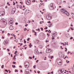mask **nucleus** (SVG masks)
<instances>
[{
  "label": "nucleus",
  "mask_w": 74,
  "mask_h": 74,
  "mask_svg": "<svg viewBox=\"0 0 74 74\" xmlns=\"http://www.w3.org/2000/svg\"><path fill=\"white\" fill-rule=\"evenodd\" d=\"M61 12H63L64 14L65 13L66 15L67 16H69V13L66 10H61Z\"/></svg>",
  "instance_id": "1"
},
{
  "label": "nucleus",
  "mask_w": 74,
  "mask_h": 74,
  "mask_svg": "<svg viewBox=\"0 0 74 74\" xmlns=\"http://www.w3.org/2000/svg\"><path fill=\"white\" fill-rule=\"evenodd\" d=\"M24 66L25 67L26 69L29 68V63L28 62H25L24 64Z\"/></svg>",
  "instance_id": "2"
},
{
  "label": "nucleus",
  "mask_w": 74,
  "mask_h": 74,
  "mask_svg": "<svg viewBox=\"0 0 74 74\" xmlns=\"http://www.w3.org/2000/svg\"><path fill=\"white\" fill-rule=\"evenodd\" d=\"M57 63L58 65H61L62 64V60L61 59L58 58L57 60Z\"/></svg>",
  "instance_id": "3"
},
{
  "label": "nucleus",
  "mask_w": 74,
  "mask_h": 74,
  "mask_svg": "<svg viewBox=\"0 0 74 74\" xmlns=\"http://www.w3.org/2000/svg\"><path fill=\"white\" fill-rule=\"evenodd\" d=\"M57 34H58V33L57 32H56L55 33H53V35H52V40H54L55 39V37H56V36H57Z\"/></svg>",
  "instance_id": "4"
},
{
  "label": "nucleus",
  "mask_w": 74,
  "mask_h": 74,
  "mask_svg": "<svg viewBox=\"0 0 74 74\" xmlns=\"http://www.w3.org/2000/svg\"><path fill=\"white\" fill-rule=\"evenodd\" d=\"M51 14H49L48 15H47L46 16V18L48 20H50V19H51L52 18H51Z\"/></svg>",
  "instance_id": "5"
},
{
  "label": "nucleus",
  "mask_w": 74,
  "mask_h": 74,
  "mask_svg": "<svg viewBox=\"0 0 74 74\" xmlns=\"http://www.w3.org/2000/svg\"><path fill=\"white\" fill-rule=\"evenodd\" d=\"M49 9L50 10H53V3H51L49 6Z\"/></svg>",
  "instance_id": "6"
},
{
  "label": "nucleus",
  "mask_w": 74,
  "mask_h": 74,
  "mask_svg": "<svg viewBox=\"0 0 74 74\" xmlns=\"http://www.w3.org/2000/svg\"><path fill=\"white\" fill-rule=\"evenodd\" d=\"M58 55L59 57H60V58H64V55H63V53L61 52H60L58 53Z\"/></svg>",
  "instance_id": "7"
},
{
  "label": "nucleus",
  "mask_w": 74,
  "mask_h": 74,
  "mask_svg": "<svg viewBox=\"0 0 74 74\" xmlns=\"http://www.w3.org/2000/svg\"><path fill=\"white\" fill-rule=\"evenodd\" d=\"M5 13V12L4 11H1L0 12V16H3L4 15Z\"/></svg>",
  "instance_id": "8"
},
{
  "label": "nucleus",
  "mask_w": 74,
  "mask_h": 74,
  "mask_svg": "<svg viewBox=\"0 0 74 74\" xmlns=\"http://www.w3.org/2000/svg\"><path fill=\"white\" fill-rule=\"evenodd\" d=\"M47 53H50L51 52V49H47L46 51Z\"/></svg>",
  "instance_id": "9"
},
{
  "label": "nucleus",
  "mask_w": 74,
  "mask_h": 74,
  "mask_svg": "<svg viewBox=\"0 0 74 74\" xmlns=\"http://www.w3.org/2000/svg\"><path fill=\"white\" fill-rule=\"evenodd\" d=\"M34 53L35 54H37V53H38L39 52L38 51V49H35L34 51Z\"/></svg>",
  "instance_id": "10"
},
{
  "label": "nucleus",
  "mask_w": 74,
  "mask_h": 74,
  "mask_svg": "<svg viewBox=\"0 0 74 74\" xmlns=\"http://www.w3.org/2000/svg\"><path fill=\"white\" fill-rule=\"evenodd\" d=\"M27 4V5H30V4L31 3V1L30 0H27V1L26 2Z\"/></svg>",
  "instance_id": "11"
},
{
  "label": "nucleus",
  "mask_w": 74,
  "mask_h": 74,
  "mask_svg": "<svg viewBox=\"0 0 74 74\" xmlns=\"http://www.w3.org/2000/svg\"><path fill=\"white\" fill-rule=\"evenodd\" d=\"M29 11H30V10H26V11L25 12V14H27L28 13H29Z\"/></svg>",
  "instance_id": "12"
},
{
  "label": "nucleus",
  "mask_w": 74,
  "mask_h": 74,
  "mask_svg": "<svg viewBox=\"0 0 74 74\" xmlns=\"http://www.w3.org/2000/svg\"><path fill=\"white\" fill-rule=\"evenodd\" d=\"M9 29L11 30H12L14 29V27L13 26H10L9 27Z\"/></svg>",
  "instance_id": "13"
},
{
  "label": "nucleus",
  "mask_w": 74,
  "mask_h": 74,
  "mask_svg": "<svg viewBox=\"0 0 74 74\" xmlns=\"http://www.w3.org/2000/svg\"><path fill=\"white\" fill-rule=\"evenodd\" d=\"M16 10H12L11 11V14H14L15 13Z\"/></svg>",
  "instance_id": "14"
},
{
  "label": "nucleus",
  "mask_w": 74,
  "mask_h": 74,
  "mask_svg": "<svg viewBox=\"0 0 74 74\" xmlns=\"http://www.w3.org/2000/svg\"><path fill=\"white\" fill-rule=\"evenodd\" d=\"M26 71H27V72L25 73V74H30V73H29V72L28 71L29 70H28V69H27L26 70Z\"/></svg>",
  "instance_id": "15"
},
{
  "label": "nucleus",
  "mask_w": 74,
  "mask_h": 74,
  "mask_svg": "<svg viewBox=\"0 0 74 74\" xmlns=\"http://www.w3.org/2000/svg\"><path fill=\"white\" fill-rule=\"evenodd\" d=\"M12 22H13L12 21L11 22V21H10L9 22L10 25H12Z\"/></svg>",
  "instance_id": "16"
},
{
  "label": "nucleus",
  "mask_w": 74,
  "mask_h": 74,
  "mask_svg": "<svg viewBox=\"0 0 74 74\" xmlns=\"http://www.w3.org/2000/svg\"><path fill=\"white\" fill-rule=\"evenodd\" d=\"M1 21H3V22L5 21H7L6 20H5V19L4 18H2L1 19Z\"/></svg>",
  "instance_id": "17"
},
{
  "label": "nucleus",
  "mask_w": 74,
  "mask_h": 74,
  "mask_svg": "<svg viewBox=\"0 0 74 74\" xmlns=\"http://www.w3.org/2000/svg\"><path fill=\"white\" fill-rule=\"evenodd\" d=\"M42 47H43L41 45H40L39 46V48L40 49H41L42 48Z\"/></svg>",
  "instance_id": "18"
},
{
  "label": "nucleus",
  "mask_w": 74,
  "mask_h": 74,
  "mask_svg": "<svg viewBox=\"0 0 74 74\" xmlns=\"http://www.w3.org/2000/svg\"><path fill=\"white\" fill-rule=\"evenodd\" d=\"M58 73L59 74H61V73H62V72L61 70H59L58 71Z\"/></svg>",
  "instance_id": "19"
},
{
  "label": "nucleus",
  "mask_w": 74,
  "mask_h": 74,
  "mask_svg": "<svg viewBox=\"0 0 74 74\" xmlns=\"http://www.w3.org/2000/svg\"><path fill=\"white\" fill-rule=\"evenodd\" d=\"M3 23L4 24V25H6L7 24V21H5L3 22Z\"/></svg>",
  "instance_id": "20"
},
{
  "label": "nucleus",
  "mask_w": 74,
  "mask_h": 74,
  "mask_svg": "<svg viewBox=\"0 0 74 74\" xmlns=\"http://www.w3.org/2000/svg\"><path fill=\"white\" fill-rule=\"evenodd\" d=\"M5 43L6 44H8V43L9 42L8 41H7V40H6V41H5Z\"/></svg>",
  "instance_id": "21"
},
{
  "label": "nucleus",
  "mask_w": 74,
  "mask_h": 74,
  "mask_svg": "<svg viewBox=\"0 0 74 74\" xmlns=\"http://www.w3.org/2000/svg\"><path fill=\"white\" fill-rule=\"evenodd\" d=\"M61 71L63 73V72L64 71V68L62 69H61Z\"/></svg>",
  "instance_id": "22"
},
{
  "label": "nucleus",
  "mask_w": 74,
  "mask_h": 74,
  "mask_svg": "<svg viewBox=\"0 0 74 74\" xmlns=\"http://www.w3.org/2000/svg\"><path fill=\"white\" fill-rule=\"evenodd\" d=\"M52 24H49L48 26L49 27H51V26H52Z\"/></svg>",
  "instance_id": "23"
},
{
  "label": "nucleus",
  "mask_w": 74,
  "mask_h": 74,
  "mask_svg": "<svg viewBox=\"0 0 74 74\" xmlns=\"http://www.w3.org/2000/svg\"><path fill=\"white\" fill-rule=\"evenodd\" d=\"M14 41H15L16 42H18V40L17 39H16L14 40Z\"/></svg>",
  "instance_id": "24"
},
{
  "label": "nucleus",
  "mask_w": 74,
  "mask_h": 74,
  "mask_svg": "<svg viewBox=\"0 0 74 74\" xmlns=\"http://www.w3.org/2000/svg\"><path fill=\"white\" fill-rule=\"evenodd\" d=\"M58 3H61V0H57Z\"/></svg>",
  "instance_id": "25"
},
{
  "label": "nucleus",
  "mask_w": 74,
  "mask_h": 74,
  "mask_svg": "<svg viewBox=\"0 0 74 74\" xmlns=\"http://www.w3.org/2000/svg\"><path fill=\"white\" fill-rule=\"evenodd\" d=\"M23 19H24V21H25V22H26V18H23Z\"/></svg>",
  "instance_id": "26"
},
{
  "label": "nucleus",
  "mask_w": 74,
  "mask_h": 74,
  "mask_svg": "<svg viewBox=\"0 0 74 74\" xmlns=\"http://www.w3.org/2000/svg\"><path fill=\"white\" fill-rule=\"evenodd\" d=\"M3 44L5 45H7V44L5 43V41L3 42Z\"/></svg>",
  "instance_id": "27"
},
{
  "label": "nucleus",
  "mask_w": 74,
  "mask_h": 74,
  "mask_svg": "<svg viewBox=\"0 0 74 74\" xmlns=\"http://www.w3.org/2000/svg\"><path fill=\"white\" fill-rule=\"evenodd\" d=\"M72 71H74V66H73V69H72Z\"/></svg>",
  "instance_id": "28"
},
{
  "label": "nucleus",
  "mask_w": 74,
  "mask_h": 74,
  "mask_svg": "<svg viewBox=\"0 0 74 74\" xmlns=\"http://www.w3.org/2000/svg\"><path fill=\"white\" fill-rule=\"evenodd\" d=\"M66 62H67V63H69V62H70V61H68L67 60H66Z\"/></svg>",
  "instance_id": "29"
},
{
  "label": "nucleus",
  "mask_w": 74,
  "mask_h": 74,
  "mask_svg": "<svg viewBox=\"0 0 74 74\" xmlns=\"http://www.w3.org/2000/svg\"><path fill=\"white\" fill-rule=\"evenodd\" d=\"M71 14H72V16H74V14H73V13H71Z\"/></svg>",
  "instance_id": "30"
},
{
  "label": "nucleus",
  "mask_w": 74,
  "mask_h": 74,
  "mask_svg": "<svg viewBox=\"0 0 74 74\" xmlns=\"http://www.w3.org/2000/svg\"><path fill=\"white\" fill-rule=\"evenodd\" d=\"M24 43H25V44H26V40H24Z\"/></svg>",
  "instance_id": "31"
},
{
  "label": "nucleus",
  "mask_w": 74,
  "mask_h": 74,
  "mask_svg": "<svg viewBox=\"0 0 74 74\" xmlns=\"http://www.w3.org/2000/svg\"><path fill=\"white\" fill-rule=\"evenodd\" d=\"M7 4H8V5L9 6H10V3H9V2H8L7 3Z\"/></svg>",
  "instance_id": "32"
},
{
  "label": "nucleus",
  "mask_w": 74,
  "mask_h": 74,
  "mask_svg": "<svg viewBox=\"0 0 74 74\" xmlns=\"http://www.w3.org/2000/svg\"><path fill=\"white\" fill-rule=\"evenodd\" d=\"M4 66L3 65H2V66H1V68L2 69H3V67Z\"/></svg>",
  "instance_id": "33"
},
{
  "label": "nucleus",
  "mask_w": 74,
  "mask_h": 74,
  "mask_svg": "<svg viewBox=\"0 0 74 74\" xmlns=\"http://www.w3.org/2000/svg\"><path fill=\"white\" fill-rule=\"evenodd\" d=\"M13 4L14 5H15V4H16L15 3H14V1H13Z\"/></svg>",
  "instance_id": "34"
},
{
  "label": "nucleus",
  "mask_w": 74,
  "mask_h": 74,
  "mask_svg": "<svg viewBox=\"0 0 74 74\" xmlns=\"http://www.w3.org/2000/svg\"><path fill=\"white\" fill-rule=\"evenodd\" d=\"M36 66L34 65L33 66V67H34V69H36Z\"/></svg>",
  "instance_id": "35"
},
{
  "label": "nucleus",
  "mask_w": 74,
  "mask_h": 74,
  "mask_svg": "<svg viewBox=\"0 0 74 74\" xmlns=\"http://www.w3.org/2000/svg\"><path fill=\"white\" fill-rule=\"evenodd\" d=\"M12 67H13V68H14V67H15V66L14 65H12Z\"/></svg>",
  "instance_id": "36"
},
{
  "label": "nucleus",
  "mask_w": 74,
  "mask_h": 74,
  "mask_svg": "<svg viewBox=\"0 0 74 74\" xmlns=\"http://www.w3.org/2000/svg\"><path fill=\"white\" fill-rule=\"evenodd\" d=\"M11 21V22H13V19H11V21Z\"/></svg>",
  "instance_id": "37"
},
{
  "label": "nucleus",
  "mask_w": 74,
  "mask_h": 74,
  "mask_svg": "<svg viewBox=\"0 0 74 74\" xmlns=\"http://www.w3.org/2000/svg\"><path fill=\"white\" fill-rule=\"evenodd\" d=\"M27 29L26 28H25L24 29V31H26V30H27Z\"/></svg>",
  "instance_id": "38"
},
{
  "label": "nucleus",
  "mask_w": 74,
  "mask_h": 74,
  "mask_svg": "<svg viewBox=\"0 0 74 74\" xmlns=\"http://www.w3.org/2000/svg\"><path fill=\"white\" fill-rule=\"evenodd\" d=\"M40 29H41V30L42 31L43 30V28H42L40 27Z\"/></svg>",
  "instance_id": "39"
},
{
  "label": "nucleus",
  "mask_w": 74,
  "mask_h": 74,
  "mask_svg": "<svg viewBox=\"0 0 74 74\" xmlns=\"http://www.w3.org/2000/svg\"><path fill=\"white\" fill-rule=\"evenodd\" d=\"M47 36H48V37H49V34H47Z\"/></svg>",
  "instance_id": "40"
},
{
  "label": "nucleus",
  "mask_w": 74,
  "mask_h": 74,
  "mask_svg": "<svg viewBox=\"0 0 74 74\" xmlns=\"http://www.w3.org/2000/svg\"><path fill=\"white\" fill-rule=\"evenodd\" d=\"M38 31H40V28H38V29H37Z\"/></svg>",
  "instance_id": "41"
},
{
  "label": "nucleus",
  "mask_w": 74,
  "mask_h": 74,
  "mask_svg": "<svg viewBox=\"0 0 74 74\" xmlns=\"http://www.w3.org/2000/svg\"><path fill=\"white\" fill-rule=\"evenodd\" d=\"M29 59H32V57H29Z\"/></svg>",
  "instance_id": "42"
},
{
  "label": "nucleus",
  "mask_w": 74,
  "mask_h": 74,
  "mask_svg": "<svg viewBox=\"0 0 74 74\" xmlns=\"http://www.w3.org/2000/svg\"><path fill=\"white\" fill-rule=\"evenodd\" d=\"M73 37H71L70 38V39L71 40L72 39H73Z\"/></svg>",
  "instance_id": "43"
},
{
  "label": "nucleus",
  "mask_w": 74,
  "mask_h": 74,
  "mask_svg": "<svg viewBox=\"0 0 74 74\" xmlns=\"http://www.w3.org/2000/svg\"><path fill=\"white\" fill-rule=\"evenodd\" d=\"M13 64H15L16 63V62H13Z\"/></svg>",
  "instance_id": "44"
},
{
  "label": "nucleus",
  "mask_w": 74,
  "mask_h": 74,
  "mask_svg": "<svg viewBox=\"0 0 74 74\" xmlns=\"http://www.w3.org/2000/svg\"><path fill=\"white\" fill-rule=\"evenodd\" d=\"M5 71H7V72H8V71L6 69H5Z\"/></svg>",
  "instance_id": "45"
},
{
  "label": "nucleus",
  "mask_w": 74,
  "mask_h": 74,
  "mask_svg": "<svg viewBox=\"0 0 74 74\" xmlns=\"http://www.w3.org/2000/svg\"><path fill=\"white\" fill-rule=\"evenodd\" d=\"M36 1L35 0H34L33 1H32V2H35Z\"/></svg>",
  "instance_id": "46"
},
{
  "label": "nucleus",
  "mask_w": 74,
  "mask_h": 74,
  "mask_svg": "<svg viewBox=\"0 0 74 74\" xmlns=\"http://www.w3.org/2000/svg\"><path fill=\"white\" fill-rule=\"evenodd\" d=\"M69 30H70V29H69V30H68L67 32H69Z\"/></svg>",
  "instance_id": "47"
},
{
  "label": "nucleus",
  "mask_w": 74,
  "mask_h": 74,
  "mask_svg": "<svg viewBox=\"0 0 74 74\" xmlns=\"http://www.w3.org/2000/svg\"><path fill=\"white\" fill-rule=\"evenodd\" d=\"M33 32H34V33H35V31L34 30H32V31Z\"/></svg>",
  "instance_id": "48"
},
{
  "label": "nucleus",
  "mask_w": 74,
  "mask_h": 74,
  "mask_svg": "<svg viewBox=\"0 0 74 74\" xmlns=\"http://www.w3.org/2000/svg\"><path fill=\"white\" fill-rule=\"evenodd\" d=\"M38 60L36 61V63H38Z\"/></svg>",
  "instance_id": "49"
},
{
  "label": "nucleus",
  "mask_w": 74,
  "mask_h": 74,
  "mask_svg": "<svg viewBox=\"0 0 74 74\" xmlns=\"http://www.w3.org/2000/svg\"><path fill=\"white\" fill-rule=\"evenodd\" d=\"M20 3L21 4H23V3L22 2H20Z\"/></svg>",
  "instance_id": "50"
},
{
  "label": "nucleus",
  "mask_w": 74,
  "mask_h": 74,
  "mask_svg": "<svg viewBox=\"0 0 74 74\" xmlns=\"http://www.w3.org/2000/svg\"><path fill=\"white\" fill-rule=\"evenodd\" d=\"M29 40H30V38H28V39H27V41H29Z\"/></svg>",
  "instance_id": "51"
},
{
  "label": "nucleus",
  "mask_w": 74,
  "mask_h": 74,
  "mask_svg": "<svg viewBox=\"0 0 74 74\" xmlns=\"http://www.w3.org/2000/svg\"><path fill=\"white\" fill-rule=\"evenodd\" d=\"M37 73H38V74H40V71H38Z\"/></svg>",
  "instance_id": "52"
},
{
  "label": "nucleus",
  "mask_w": 74,
  "mask_h": 74,
  "mask_svg": "<svg viewBox=\"0 0 74 74\" xmlns=\"http://www.w3.org/2000/svg\"><path fill=\"white\" fill-rule=\"evenodd\" d=\"M15 55L14 56V59H16V58H15Z\"/></svg>",
  "instance_id": "53"
},
{
  "label": "nucleus",
  "mask_w": 74,
  "mask_h": 74,
  "mask_svg": "<svg viewBox=\"0 0 74 74\" xmlns=\"http://www.w3.org/2000/svg\"><path fill=\"white\" fill-rule=\"evenodd\" d=\"M51 74H53V71H52V72H51Z\"/></svg>",
  "instance_id": "54"
},
{
  "label": "nucleus",
  "mask_w": 74,
  "mask_h": 74,
  "mask_svg": "<svg viewBox=\"0 0 74 74\" xmlns=\"http://www.w3.org/2000/svg\"><path fill=\"white\" fill-rule=\"evenodd\" d=\"M40 24H42V21H40Z\"/></svg>",
  "instance_id": "55"
},
{
  "label": "nucleus",
  "mask_w": 74,
  "mask_h": 74,
  "mask_svg": "<svg viewBox=\"0 0 74 74\" xmlns=\"http://www.w3.org/2000/svg\"><path fill=\"white\" fill-rule=\"evenodd\" d=\"M71 30H74V29L73 28H71Z\"/></svg>",
  "instance_id": "56"
},
{
  "label": "nucleus",
  "mask_w": 74,
  "mask_h": 74,
  "mask_svg": "<svg viewBox=\"0 0 74 74\" xmlns=\"http://www.w3.org/2000/svg\"><path fill=\"white\" fill-rule=\"evenodd\" d=\"M23 45V43H21V44L20 45V46H22Z\"/></svg>",
  "instance_id": "57"
},
{
  "label": "nucleus",
  "mask_w": 74,
  "mask_h": 74,
  "mask_svg": "<svg viewBox=\"0 0 74 74\" xmlns=\"http://www.w3.org/2000/svg\"><path fill=\"white\" fill-rule=\"evenodd\" d=\"M47 58V57H45V59H44V60H46V58Z\"/></svg>",
  "instance_id": "58"
},
{
  "label": "nucleus",
  "mask_w": 74,
  "mask_h": 74,
  "mask_svg": "<svg viewBox=\"0 0 74 74\" xmlns=\"http://www.w3.org/2000/svg\"><path fill=\"white\" fill-rule=\"evenodd\" d=\"M47 23H51V22H50V21L48 22Z\"/></svg>",
  "instance_id": "59"
},
{
  "label": "nucleus",
  "mask_w": 74,
  "mask_h": 74,
  "mask_svg": "<svg viewBox=\"0 0 74 74\" xmlns=\"http://www.w3.org/2000/svg\"><path fill=\"white\" fill-rule=\"evenodd\" d=\"M7 51H10V50H9V49H7Z\"/></svg>",
  "instance_id": "60"
},
{
  "label": "nucleus",
  "mask_w": 74,
  "mask_h": 74,
  "mask_svg": "<svg viewBox=\"0 0 74 74\" xmlns=\"http://www.w3.org/2000/svg\"><path fill=\"white\" fill-rule=\"evenodd\" d=\"M16 71L17 72H18V71L16 70V69H15V72H16Z\"/></svg>",
  "instance_id": "61"
},
{
  "label": "nucleus",
  "mask_w": 74,
  "mask_h": 74,
  "mask_svg": "<svg viewBox=\"0 0 74 74\" xmlns=\"http://www.w3.org/2000/svg\"><path fill=\"white\" fill-rule=\"evenodd\" d=\"M2 38H3V39H4V37H3V36H2Z\"/></svg>",
  "instance_id": "62"
},
{
  "label": "nucleus",
  "mask_w": 74,
  "mask_h": 74,
  "mask_svg": "<svg viewBox=\"0 0 74 74\" xmlns=\"http://www.w3.org/2000/svg\"><path fill=\"white\" fill-rule=\"evenodd\" d=\"M35 35L36 36V33H37L36 32H35Z\"/></svg>",
  "instance_id": "63"
},
{
  "label": "nucleus",
  "mask_w": 74,
  "mask_h": 74,
  "mask_svg": "<svg viewBox=\"0 0 74 74\" xmlns=\"http://www.w3.org/2000/svg\"><path fill=\"white\" fill-rule=\"evenodd\" d=\"M18 23H15V25H18Z\"/></svg>",
  "instance_id": "64"
}]
</instances>
